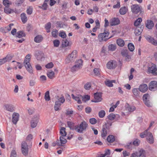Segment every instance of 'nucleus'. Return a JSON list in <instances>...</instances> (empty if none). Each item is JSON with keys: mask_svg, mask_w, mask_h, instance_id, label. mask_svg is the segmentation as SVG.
Returning a JSON list of instances; mask_svg holds the SVG:
<instances>
[{"mask_svg": "<svg viewBox=\"0 0 157 157\" xmlns=\"http://www.w3.org/2000/svg\"><path fill=\"white\" fill-rule=\"evenodd\" d=\"M88 127V124L85 121L82 122L79 125L75 126L74 130L80 133H82L83 131H86Z\"/></svg>", "mask_w": 157, "mask_h": 157, "instance_id": "nucleus-1", "label": "nucleus"}, {"mask_svg": "<svg viewBox=\"0 0 157 157\" xmlns=\"http://www.w3.org/2000/svg\"><path fill=\"white\" fill-rule=\"evenodd\" d=\"M77 51L76 50L73 51L66 59V63L68 64L74 62L77 57Z\"/></svg>", "mask_w": 157, "mask_h": 157, "instance_id": "nucleus-2", "label": "nucleus"}, {"mask_svg": "<svg viewBox=\"0 0 157 157\" xmlns=\"http://www.w3.org/2000/svg\"><path fill=\"white\" fill-rule=\"evenodd\" d=\"M109 35V33L108 31H105L104 32L102 33L99 34L98 36V39L100 41H106L107 40L111 38L112 36H110L109 38H108Z\"/></svg>", "mask_w": 157, "mask_h": 157, "instance_id": "nucleus-3", "label": "nucleus"}, {"mask_svg": "<svg viewBox=\"0 0 157 157\" xmlns=\"http://www.w3.org/2000/svg\"><path fill=\"white\" fill-rule=\"evenodd\" d=\"M21 151L22 153L25 156L28 155L29 152L28 146L25 141H23L21 143Z\"/></svg>", "mask_w": 157, "mask_h": 157, "instance_id": "nucleus-4", "label": "nucleus"}, {"mask_svg": "<svg viewBox=\"0 0 157 157\" xmlns=\"http://www.w3.org/2000/svg\"><path fill=\"white\" fill-rule=\"evenodd\" d=\"M82 61L81 59L78 60L76 62L75 65L71 69V72H74L79 69L82 66Z\"/></svg>", "mask_w": 157, "mask_h": 157, "instance_id": "nucleus-5", "label": "nucleus"}, {"mask_svg": "<svg viewBox=\"0 0 157 157\" xmlns=\"http://www.w3.org/2000/svg\"><path fill=\"white\" fill-rule=\"evenodd\" d=\"M117 66V63L116 61L114 60H111L109 61L106 64V67L109 69H113L115 68Z\"/></svg>", "mask_w": 157, "mask_h": 157, "instance_id": "nucleus-6", "label": "nucleus"}, {"mask_svg": "<svg viewBox=\"0 0 157 157\" xmlns=\"http://www.w3.org/2000/svg\"><path fill=\"white\" fill-rule=\"evenodd\" d=\"M144 37L149 43L155 46H157V40H155L154 37L149 35H146Z\"/></svg>", "mask_w": 157, "mask_h": 157, "instance_id": "nucleus-7", "label": "nucleus"}, {"mask_svg": "<svg viewBox=\"0 0 157 157\" xmlns=\"http://www.w3.org/2000/svg\"><path fill=\"white\" fill-rule=\"evenodd\" d=\"M148 88L150 90L152 91L157 90V81H153L150 82L149 84Z\"/></svg>", "mask_w": 157, "mask_h": 157, "instance_id": "nucleus-8", "label": "nucleus"}, {"mask_svg": "<svg viewBox=\"0 0 157 157\" xmlns=\"http://www.w3.org/2000/svg\"><path fill=\"white\" fill-rule=\"evenodd\" d=\"M94 100H92V101L94 102H98L101 101L102 98H101V93H96L94 94Z\"/></svg>", "mask_w": 157, "mask_h": 157, "instance_id": "nucleus-9", "label": "nucleus"}, {"mask_svg": "<svg viewBox=\"0 0 157 157\" xmlns=\"http://www.w3.org/2000/svg\"><path fill=\"white\" fill-rule=\"evenodd\" d=\"M157 68L156 65L152 64L151 67H148V71L149 73H151L154 75H157V72H156Z\"/></svg>", "mask_w": 157, "mask_h": 157, "instance_id": "nucleus-10", "label": "nucleus"}, {"mask_svg": "<svg viewBox=\"0 0 157 157\" xmlns=\"http://www.w3.org/2000/svg\"><path fill=\"white\" fill-rule=\"evenodd\" d=\"M131 8L132 12L134 14H137L141 11L139 6L137 4L132 5Z\"/></svg>", "mask_w": 157, "mask_h": 157, "instance_id": "nucleus-11", "label": "nucleus"}, {"mask_svg": "<svg viewBox=\"0 0 157 157\" xmlns=\"http://www.w3.org/2000/svg\"><path fill=\"white\" fill-rule=\"evenodd\" d=\"M24 63L27 71L30 74H32L33 70L29 62H24Z\"/></svg>", "mask_w": 157, "mask_h": 157, "instance_id": "nucleus-12", "label": "nucleus"}, {"mask_svg": "<svg viewBox=\"0 0 157 157\" xmlns=\"http://www.w3.org/2000/svg\"><path fill=\"white\" fill-rule=\"evenodd\" d=\"M146 139L148 143L150 144L153 143L154 142V139L152 134L150 132H149L146 137Z\"/></svg>", "mask_w": 157, "mask_h": 157, "instance_id": "nucleus-13", "label": "nucleus"}, {"mask_svg": "<svg viewBox=\"0 0 157 157\" xmlns=\"http://www.w3.org/2000/svg\"><path fill=\"white\" fill-rule=\"evenodd\" d=\"M12 57L9 55H7L5 58L0 59V65L4 64L6 62L9 61L12 59Z\"/></svg>", "mask_w": 157, "mask_h": 157, "instance_id": "nucleus-14", "label": "nucleus"}, {"mask_svg": "<svg viewBox=\"0 0 157 157\" xmlns=\"http://www.w3.org/2000/svg\"><path fill=\"white\" fill-rule=\"evenodd\" d=\"M71 96L72 98L75 101H77L78 103L81 104L82 103L81 99H83V96L80 95H78L77 96H75L74 94H72Z\"/></svg>", "mask_w": 157, "mask_h": 157, "instance_id": "nucleus-15", "label": "nucleus"}, {"mask_svg": "<svg viewBox=\"0 0 157 157\" xmlns=\"http://www.w3.org/2000/svg\"><path fill=\"white\" fill-rule=\"evenodd\" d=\"M148 89L147 85L145 84H143L140 85L139 86L138 89L140 91L143 93H145L147 90Z\"/></svg>", "mask_w": 157, "mask_h": 157, "instance_id": "nucleus-16", "label": "nucleus"}, {"mask_svg": "<svg viewBox=\"0 0 157 157\" xmlns=\"http://www.w3.org/2000/svg\"><path fill=\"white\" fill-rule=\"evenodd\" d=\"M143 28L144 26L143 25L141 26L140 27L139 26L137 27L135 30L134 33L135 35L136 36H139L140 35L143 31Z\"/></svg>", "mask_w": 157, "mask_h": 157, "instance_id": "nucleus-17", "label": "nucleus"}, {"mask_svg": "<svg viewBox=\"0 0 157 157\" xmlns=\"http://www.w3.org/2000/svg\"><path fill=\"white\" fill-rule=\"evenodd\" d=\"M64 136H60L59 137V140L60 142L58 140L57 142V145L59 146H63V144H65L67 142V140Z\"/></svg>", "mask_w": 157, "mask_h": 157, "instance_id": "nucleus-18", "label": "nucleus"}, {"mask_svg": "<svg viewBox=\"0 0 157 157\" xmlns=\"http://www.w3.org/2000/svg\"><path fill=\"white\" fill-rule=\"evenodd\" d=\"M120 23V21L118 18L114 17L111 19L110 22L111 26H114L118 25Z\"/></svg>", "mask_w": 157, "mask_h": 157, "instance_id": "nucleus-19", "label": "nucleus"}, {"mask_svg": "<svg viewBox=\"0 0 157 157\" xmlns=\"http://www.w3.org/2000/svg\"><path fill=\"white\" fill-rule=\"evenodd\" d=\"M19 114L17 113H14L12 115V122L15 124H16L18 121Z\"/></svg>", "mask_w": 157, "mask_h": 157, "instance_id": "nucleus-20", "label": "nucleus"}, {"mask_svg": "<svg viewBox=\"0 0 157 157\" xmlns=\"http://www.w3.org/2000/svg\"><path fill=\"white\" fill-rule=\"evenodd\" d=\"M136 157H140L141 156L145 155V151L142 149H140L138 152H136Z\"/></svg>", "mask_w": 157, "mask_h": 157, "instance_id": "nucleus-21", "label": "nucleus"}, {"mask_svg": "<svg viewBox=\"0 0 157 157\" xmlns=\"http://www.w3.org/2000/svg\"><path fill=\"white\" fill-rule=\"evenodd\" d=\"M154 23L152 21L148 20L146 24V27L149 29H151L154 26Z\"/></svg>", "mask_w": 157, "mask_h": 157, "instance_id": "nucleus-22", "label": "nucleus"}, {"mask_svg": "<svg viewBox=\"0 0 157 157\" xmlns=\"http://www.w3.org/2000/svg\"><path fill=\"white\" fill-rule=\"evenodd\" d=\"M65 100L64 97H62L60 98L56 101L55 102V104L58 105L59 106H61L62 103H63L65 101Z\"/></svg>", "mask_w": 157, "mask_h": 157, "instance_id": "nucleus-23", "label": "nucleus"}, {"mask_svg": "<svg viewBox=\"0 0 157 157\" xmlns=\"http://www.w3.org/2000/svg\"><path fill=\"white\" fill-rule=\"evenodd\" d=\"M21 20L24 24L27 22L28 19L26 14L25 13H23L21 14Z\"/></svg>", "mask_w": 157, "mask_h": 157, "instance_id": "nucleus-24", "label": "nucleus"}, {"mask_svg": "<svg viewBox=\"0 0 157 157\" xmlns=\"http://www.w3.org/2000/svg\"><path fill=\"white\" fill-rule=\"evenodd\" d=\"M14 12L13 9L9 8V7H5L4 8V12L7 14L12 13Z\"/></svg>", "mask_w": 157, "mask_h": 157, "instance_id": "nucleus-25", "label": "nucleus"}, {"mask_svg": "<svg viewBox=\"0 0 157 157\" xmlns=\"http://www.w3.org/2000/svg\"><path fill=\"white\" fill-rule=\"evenodd\" d=\"M107 128L106 124L105 125V128L104 127L103 128L102 131L101 132V136L102 138H104L107 134Z\"/></svg>", "mask_w": 157, "mask_h": 157, "instance_id": "nucleus-26", "label": "nucleus"}, {"mask_svg": "<svg viewBox=\"0 0 157 157\" xmlns=\"http://www.w3.org/2000/svg\"><path fill=\"white\" fill-rule=\"evenodd\" d=\"M127 11V8L125 6H124L120 9L119 10V12L121 14L124 15L126 13Z\"/></svg>", "mask_w": 157, "mask_h": 157, "instance_id": "nucleus-27", "label": "nucleus"}, {"mask_svg": "<svg viewBox=\"0 0 157 157\" xmlns=\"http://www.w3.org/2000/svg\"><path fill=\"white\" fill-rule=\"evenodd\" d=\"M43 38L40 35H39L36 36L34 39V41L36 43H40L42 40Z\"/></svg>", "mask_w": 157, "mask_h": 157, "instance_id": "nucleus-28", "label": "nucleus"}, {"mask_svg": "<svg viewBox=\"0 0 157 157\" xmlns=\"http://www.w3.org/2000/svg\"><path fill=\"white\" fill-rule=\"evenodd\" d=\"M25 36V33L22 31L18 32L16 33V36L18 38H21L24 37Z\"/></svg>", "mask_w": 157, "mask_h": 157, "instance_id": "nucleus-29", "label": "nucleus"}, {"mask_svg": "<svg viewBox=\"0 0 157 157\" xmlns=\"http://www.w3.org/2000/svg\"><path fill=\"white\" fill-rule=\"evenodd\" d=\"M117 44L120 47H123L124 44V40L121 39H118L117 40Z\"/></svg>", "mask_w": 157, "mask_h": 157, "instance_id": "nucleus-30", "label": "nucleus"}, {"mask_svg": "<svg viewBox=\"0 0 157 157\" xmlns=\"http://www.w3.org/2000/svg\"><path fill=\"white\" fill-rule=\"evenodd\" d=\"M5 107L6 109L8 111L11 112L13 111V107L11 105L7 104L5 105Z\"/></svg>", "mask_w": 157, "mask_h": 157, "instance_id": "nucleus-31", "label": "nucleus"}, {"mask_svg": "<svg viewBox=\"0 0 157 157\" xmlns=\"http://www.w3.org/2000/svg\"><path fill=\"white\" fill-rule=\"evenodd\" d=\"M66 128L64 127H62L61 128L60 133L61 136H65L67 135V132L65 131Z\"/></svg>", "mask_w": 157, "mask_h": 157, "instance_id": "nucleus-32", "label": "nucleus"}, {"mask_svg": "<svg viewBox=\"0 0 157 157\" xmlns=\"http://www.w3.org/2000/svg\"><path fill=\"white\" fill-rule=\"evenodd\" d=\"M43 53L40 51H37L35 52V56L38 60L42 58Z\"/></svg>", "mask_w": 157, "mask_h": 157, "instance_id": "nucleus-33", "label": "nucleus"}, {"mask_svg": "<svg viewBox=\"0 0 157 157\" xmlns=\"http://www.w3.org/2000/svg\"><path fill=\"white\" fill-rule=\"evenodd\" d=\"M139 90L137 88H133L132 90V92L134 95L135 96L137 97L139 95L140 92Z\"/></svg>", "mask_w": 157, "mask_h": 157, "instance_id": "nucleus-34", "label": "nucleus"}, {"mask_svg": "<svg viewBox=\"0 0 157 157\" xmlns=\"http://www.w3.org/2000/svg\"><path fill=\"white\" fill-rule=\"evenodd\" d=\"M115 140L114 137L112 135H109L107 138V140L109 143H112Z\"/></svg>", "mask_w": 157, "mask_h": 157, "instance_id": "nucleus-35", "label": "nucleus"}, {"mask_svg": "<svg viewBox=\"0 0 157 157\" xmlns=\"http://www.w3.org/2000/svg\"><path fill=\"white\" fill-rule=\"evenodd\" d=\"M3 3L5 7H9L12 4V3L8 0H3Z\"/></svg>", "mask_w": 157, "mask_h": 157, "instance_id": "nucleus-36", "label": "nucleus"}, {"mask_svg": "<svg viewBox=\"0 0 157 157\" xmlns=\"http://www.w3.org/2000/svg\"><path fill=\"white\" fill-rule=\"evenodd\" d=\"M67 124L68 126L70 128V129L71 130H74V123L71 121H68L67 122Z\"/></svg>", "mask_w": 157, "mask_h": 157, "instance_id": "nucleus-37", "label": "nucleus"}, {"mask_svg": "<svg viewBox=\"0 0 157 157\" xmlns=\"http://www.w3.org/2000/svg\"><path fill=\"white\" fill-rule=\"evenodd\" d=\"M55 73L53 71H50L48 72L47 75L48 77L50 79H52L54 77Z\"/></svg>", "mask_w": 157, "mask_h": 157, "instance_id": "nucleus-38", "label": "nucleus"}, {"mask_svg": "<svg viewBox=\"0 0 157 157\" xmlns=\"http://www.w3.org/2000/svg\"><path fill=\"white\" fill-rule=\"evenodd\" d=\"M142 21V19L141 18H139L136 20L134 23V25L136 26H139Z\"/></svg>", "mask_w": 157, "mask_h": 157, "instance_id": "nucleus-39", "label": "nucleus"}, {"mask_svg": "<svg viewBox=\"0 0 157 157\" xmlns=\"http://www.w3.org/2000/svg\"><path fill=\"white\" fill-rule=\"evenodd\" d=\"M148 129L145 130L144 132L140 133V136L141 138H144L145 136H147L148 133L149 132H148Z\"/></svg>", "mask_w": 157, "mask_h": 157, "instance_id": "nucleus-40", "label": "nucleus"}, {"mask_svg": "<svg viewBox=\"0 0 157 157\" xmlns=\"http://www.w3.org/2000/svg\"><path fill=\"white\" fill-rule=\"evenodd\" d=\"M105 115V112L103 110H101L99 112L98 115L99 117L102 118L104 117Z\"/></svg>", "mask_w": 157, "mask_h": 157, "instance_id": "nucleus-41", "label": "nucleus"}, {"mask_svg": "<svg viewBox=\"0 0 157 157\" xmlns=\"http://www.w3.org/2000/svg\"><path fill=\"white\" fill-rule=\"evenodd\" d=\"M51 27V23L50 22L48 23L45 25V28L47 30V33H49L50 32V29Z\"/></svg>", "mask_w": 157, "mask_h": 157, "instance_id": "nucleus-42", "label": "nucleus"}, {"mask_svg": "<svg viewBox=\"0 0 157 157\" xmlns=\"http://www.w3.org/2000/svg\"><path fill=\"white\" fill-rule=\"evenodd\" d=\"M128 47L129 50L131 52H132L134 50V46L131 43H129L128 44Z\"/></svg>", "mask_w": 157, "mask_h": 157, "instance_id": "nucleus-43", "label": "nucleus"}, {"mask_svg": "<svg viewBox=\"0 0 157 157\" xmlns=\"http://www.w3.org/2000/svg\"><path fill=\"white\" fill-rule=\"evenodd\" d=\"M44 98L46 101H49L50 100V97L49 94V91H47L45 93Z\"/></svg>", "mask_w": 157, "mask_h": 157, "instance_id": "nucleus-44", "label": "nucleus"}, {"mask_svg": "<svg viewBox=\"0 0 157 157\" xmlns=\"http://www.w3.org/2000/svg\"><path fill=\"white\" fill-rule=\"evenodd\" d=\"M108 48L109 50L111 51H114L116 49V47L115 45L111 44L109 45Z\"/></svg>", "mask_w": 157, "mask_h": 157, "instance_id": "nucleus-45", "label": "nucleus"}, {"mask_svg": "<svg viewBox=\"0 0 157 157\" xmlns=\"http://www.w3.org/2000/svg\"><path fill=\"white\" fill-rule=\"evenodd\" d=\"M37 121H36L33 120L31 121V126L32 128H35L37 125Z\"/></svg>", "mask_w": 157, "mask_h": 157, "instance_id": "nucleus-46", "label": "nucleus"}, {"mask_svg": "<svg viewBox=\"0 0 157 157\" xmlns=\"http://www.w3.org/2000/svg\"><path fill=\"white\" fill-rule=\"evenodd\" d=\"M69 42L68 41L66 40H63L62 41V46L63 47H65L69 45Z\"/></svg>", "mask_w": 157, "mask_h": 157, "instance_id": "nucleus-47", "label": "nucleus"}, {"mask_svg": "<svg viewBox=\"0 0 157 157\" xmlns=\"http://www.w3.org/2000/svg\"><path fill=\"white\" fill-rule=\"evenodd\" d=\"M91 87V84L89 82H87L84 85V88L86 90H89Z\"/></svg>", "mask_w": 157, "mask_h": 157, "instance_id": "nucleus-48", "label": "nucleus"}, {"mask_svg": "<svg viewBox=\"0 0 157 157\" xmlns=\"http://www.w3.org/2000/svg\"><path fill=\"white\" fill-rule=\"evenodd\" d=\"M116 115L113 113H111L107 117L110 120H113L115 118Z\"/></svg>", "mask_w": 157, "mask_h": 157, "instance_id": "nucleus-49", "label": "nucleus"}, {"mask_svg": "<svg viewBox=\"0 0 157 157\" xmlns=\"http://www.w3.org/2000/svg\"><path fill=\"white\" fill-rule=\"evenodd\" d=\"M33 9L32 6L29 7L27 10L26 12L28 14L30 15L33 12Z\"/></svg>", "mask_w": 157, "mask_h": 157, "instance_id": "nucleus-50", "label": "nucleus"}, {"mask_svg": "<svg viewBox=\"0 0 157 157\" xmlns=\"http://www.w3.org/2000/svg\"><path fill=\"white\" fill-rule=\"evenodd\" d=\"M140 143V141L138 139H136L133 142V144L136 146H138Z\"/></svg>", "mask_w": 157, "mask_h": 157, "instance_id": "nucleus-51", "label": "nucleus"}, {"mask_svg": "<svg viewBox=\"0 0 157 157\" xmlns=\"http://www.w3.org/2000/svg\"><path fill=\"white\" fill-rule=\"evenodd\" d=\"M105 85L109 87H111L113 86V85L112 83V82L110 81L109 80L105 81Z\"/></svg>", "mask_w": 157, "mask_h": 157, "instance_id": "nucleus-52", "label": "nucleus"}, {"mask_svg": "<svg viewBox=\"0 0 157 157\" xmlns=\"http://www.w3.org/2000/svg\"><path fill=\"white\" fill-rule=\"evenodd\" d=\"M127 109L129 112H132L136 109V108L134 106H129L127 107Z\"/></svg>", "mask_w": 157, "mask_h": 157, "instance_id": "nucleus-53", "label": "nucleus"}, {"mask_svg": "<svg viewBox=\"0 0 157 157\" xmlns=\"http://www.w3.org/2000/svg\"><path fill=\"white\" fill-rule=\"evenodd\" d=\"M33 139V135L31 134H29L27 136L26 140V141H30Z\"/></svg>", "mask_w": 157, "mask_h": 157, "instance_id": "nucleus-54", "label": "nucleus"}, {"mask_svg": "<svg viewBox=\"0 0 157 157\" xmlns=\"http://www.w3.org/2000/svg\"><path fill=\"white\" fill-rule=\"evenodd\" d=\"M90 122L92 124H94L97 123V120L94 118H90L89 120Z\"/></svg>", "mask_w": 157, "mask_h": 157, "instance_id": "nucleus-55", "label": "nucleus"}, {"mask_svg": "<svg viewBox=\"0 0 157 157\" xmlns=\"http://www.w3.org/2000/svg\"><path fill=\"white\" fill-rule=\"evenodd\" d=\"M149 98V95L148 94H144L143 97V99L144 101H147Z\"/></svg>", "mask_w": 157, "mask_h": 157, "instance_id": "nucleus-56", "label": "nucleus"}, {"mask_svg": "<svg viewBox=\"0 0 157 157\" xmlns=\"http://www.w3.org/2000/svg\"><path fill=\"white\" fill-rule=\"evenodd\" d=\"M128 52L127 50H123L121 52V54L123 56H125L128 54Z\"/></svg>", "mask_w": 157, "mask_h": 157, "instance_id": "nucleus-57", "label": "nucleus"}, {"mask_svg": "<svg viewBox=\"0 0 157 157\" xmlns=\"http://www.w3.org/2000/svg\"><path fill=\"white\" fill-rule=\"evenodd\" d=\"M54 45L55 47H58L59 44V41L58 40H56L53 41Z\"/></svg>", "mask_w": 157, "mask_h": 157, "instance_id": "nucleus-58", "label": "nucleus"}, {"mask_svg": "<svg viewBox=\"0 0 157 157\" xmlns=\"http://www.w3.org/2000/svg\"><path fill=\"white\" fill-rule=\"evenodd\" d=\"M100 71L99 69L95 68L94 70V72L96 75H98L100 74Z\"/></svg>", "mask_w": 157, "mask_h": 157, "instance_id": "nucleus-59", "label": "nucleus"}, {"mask_svg": "<svg viewBox=\"0 0 157 157\" xmlns=\"http://www.w3.org/2000/svg\"><path fill=\"white\" fill-rule=\"evenodd\" d=\"M30 60V57L29 54H28L26 56L24 62H29Z\"/></svg>", "mask_w": 157, "mask_h": 157, "instance_id": "nucleus-60", "label": "nucleus"}, {"mask_svg": "<svg viewBox=\"0 0 157 157\" xmlns=\"http://www.w3.org/2000/svg\"><path fill=\"white\" fill-rule=\"evenodd\" d=\"M56 26L60 28L63 27V24L61 21H57L56 23Z\"/></svg>", "mask_w": 157, "mask_h": 157, "instance_id": "nucleus-61", "label": "nucleus"}, {"mask_svg": "<svg viewBox=\"0 0 157 157\" xmlns=\"http://www.w3.org/2000/svg\"><path fill=\"white\" fill-rule=\"evenodd\" d=\"M10 157H17L16 152L15 150H13L11 151Z\"/></svg>", "mask_w": 157, "mask_h": 157, "instance_id": "nucleus-62", "label": "nucleus"}, {"mask_svg": "<svg viewBox=\"0 0 157 157\" xmlns=\"http://www.w3.org/2000/svg\"><path fill=\"white\" fill-rule=\"evenodd\" d=\"M53 64L52 62H51L47 64L45 66V67L47 68H51L53 67Z\"/></svg>", "mask_w": 157, "mask_h": 157, "instance_id": "nucleus-63", "label": "nucleus"}, {"mask_svg": "<svg viewBox=\"0 0 157 157\" xmlns=\"http://www.w3.org/2000/svg\"><path fill=\"white\" fill-rule=\"evenodd\" d=\"M132 142L127 143L125 146V147L128 149H131L132 148Z\"/></svg>", "mask_w": 157, "mask_h": 157, "instance_id": "nucleus-64", "label": "nucleus"}]
</instances>
